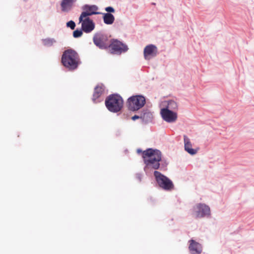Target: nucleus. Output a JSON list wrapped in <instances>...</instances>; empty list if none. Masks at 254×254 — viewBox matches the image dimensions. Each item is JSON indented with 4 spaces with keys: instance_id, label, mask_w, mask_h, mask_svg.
I'll list each match as a JSON object with an SVG mask.
<instances>
[{
    "instance_id": "nucleus-1",
    "label": "nucleus",
    "mask_w": 254,
    "mask_h": 254,
    "mask_svg": "<svg viewBox=\"0 0 254 254\" xmlns=\"http://www.w3.org/2000/svg\"><path fill=\"white\" fill-rule=\"evenodd\" d=\"M142 158L145 164L146 168L157 170L160 167L161 160V152L157 149L148 148L142 152Z\"/></svg>"
},
{
    "instance_id": "nucleus-2",
    "label": "nucleus",
    "mask_w": 254,
    "mask_h": 254,
    "mask_svg": "<svg viewBox=\"0 0 254 254\" xmlns=\"http://www.w3.org/2000/svg\"><path fill=\"white\" fill-rule=\"evenodd\" d=\"M61 62L62 64L69 70L76 69L80 64L78 54L72 49H68L63 52Z\"/></svg>"
},
{
    "instance_id": "nucleus-3",
    "label": "nucleus",
    "mask_w": 254,
    "mask_h": 254,
    "mask_svg": "<svg viewBox=\"0 0 254 254\" xmlns=\"http://www.w3.org/2000/svg\"><path fill=\"white\" fill-rule=\"evenodd\" d=\"M105 103L109 111L117 113L123 108L124 101L121 96L118 94H112L106 98Z\"/></svg>"
},
{
    "instance_id": "nucleus-4",
    "label": "nucleus",
    "mask_w": 254,
    "mask_h": 254,
    "mask_svg": "<svg viewBox=\"0 0 254 254\" xmlns=\"http://www.w3.org/2000/svg\"><path fill=\"white\" fill-rule=\"evenodd\" d=\"M145 97L142 95H133L128 98L127 106L129 110L136 111L142 108L145 104Z\"/></svg>"
},
{
    "instance_id": "nucleus-5",
    "label": "nucleus",
    "mask_w": 254,
    "mask_h": 254,
    "mask_svg": "<svg viewBox=\"0 0 254 254\" xmlns=\"http://www.w3.org/2000/svg\"><path fill=\"white\" fill-rule=\"evenodd\" d=\"M154 175L158 186L166 190H171L174 189V185L171 180L160 172L155 171Z\"/></svg>"
},
{
    "instance_id": "nucleus-6",
    "label": "nucleus",
    "mask_w": 254,
    "mask_h": 254,
    "mask_svg": "<svg viewBox=\"0 0 254 254\" xmlns=\"http://www.w3.org/2000/svg\"><path fill=\"white\" fill-rule=\"evenodd\" d=\"M108 48L112 54L120 55L128 50V47L126 45L117 39H112L109 43Z\"/></svg>"
},
{
    "instance_id": "nucleus-7",
    "label": "nucleus",
    "mask_w": 254,
    "mask_h": 254,
    "mask_svg": "<svg viewBox=\"0 0 254 254\" xmlns=\"http://www.w3.org/2000/svg\"><path fill=\"white\" fill-rule=\"evenodd\" d=\"M193 215L195 218H202L210 214L209 207L205 204H197L193 207Z\"/></svg>"
},
{
    "instance_id": "nucleus-8",
    "label": "nucleus",
    "mask_w": 254,
    "mask_h": 254,
    "mask_svg": "<svg viewBox=\"0 0 254 254\" xmlns=\"http://www.w3.org/2000/svg\"><path fill=\"white\" fill-rule=\"evenodd\" d=\"M93 42L96 46L101 49L108 48L110 43L107 36L101 34L95 35L93 37Z\"/></svg>"
},
{
    "instance_id": "nucleus-9",
    "label": "nucleus",
    "mask_w": 254,
    "mask_h": 254,
    "mask_svg": "<svg viewBox=\"0 0 254 254\" xmlns=\"http://www.w3.org/2000/svg\"><path fill=\"white\" fill-rule=\"evenodd\" d=\"M160 114L162 119L168 123L175 122L178 118V115L176 112L169 110L168 108L161 109Z\"/></svg>"
},
{
    "instance_id": "nucleus-10",
    "label": "nucleus",
    "mask_w": 254,
    "mask_h": 254,
    "mask_svg": "<svg viewBox=\"0 0 254 254\" xmlns=\"http://www.w3.org/2000/svg\"><path fill=\"white\" fill-rule=\"evenodd\" d=\"M83 9L85 10L82 12L79 18V21L81 22L82 19L87 17L93 14H100V12H96L98 9V7L95 5H85L84 6Z\"/></svg>"
},
{
    "instance_id": "nucleus-11",
    "label": "nucleus",
    "mask_w": 254,
    "mask_h": 254,
    "mask_svg": "<svg viewBox=\"0 0 254 254\" xmlns=\"http://www.w3.org/2000/svg\"><path fill=\"white\" fill-rule=\"evenodd\" d=\"M157 48L153 45L146 46L143 51L144 57L145 60H149L157 54Z\"/></svg>"
},
{
    "instance_id": "nucleus-12",
    "label": "nucleus",
    "mask_w": 254,
    "mask_h": 254,
    "mask_svg": "<svg viewBox=\"0 0 254 254\" xmlns=\"http://www.w3.org/2000/svg\"><path fill=\"white\" fill-rule=\"evenodd\" d=\"M105 86L102 84H98L94 88L93 94L92 101L94 103H97L100 102V97L104 93Z\"/></svg>"
},
{
    "instance_id": "nucleus-13",
    "label": "nucleus",
    "mask_w": 254,
    "mask_h": 254,
    "mask_svg": "<svg viewBox=\"0 0 254 254\" xmlns=\"http://www.w3.org/2000/svg\"><path fill=\"white\" fill-rule=\"evenodd\" d=\"M80 22H81L82 30L85 33L91 32L95 28L94 22L89 17L84 18Z\"/></svg>"
},
{
    "instance_id": "nucleus-14",
    "label": "nucleus",
    "mask_w": 254,
    "mask_h": 254,
    "mask_svg": "<svg viewBox=\"0 0 254 254\" xmlns=\"http://www.w3.org/2000/svg\"><path fill=\"white\" fill-rule=\"evenodd\" d=\"M189 243L190 246L189 249L191 254H201L202 252V247L199 243L195 242L193 240H190Z\"/></svg>"
},
{
    "instance_id": "nucleus-15",
    "label": "nucleus",
    "mask_w": 254,
    "mask_h": 254,
    "mask_svg": "<svg viewBox=\"0 0 254 254\" xmlns=\"http://www.w3.org/2000/svg\"><path fill=\"white\" fill-rule=\"evenodd\" d=\"M75 1L76 0H62L61 3L62 10L64 12L69 11Z\"/></svg>"
},
{
    "instance_id": "nucleus-16",
    "label": "nucleus",
    "mask_w": 254,
    "mask_h": 254,
    "mask_svg": "<svg viewBox=\"0 0 254 254\" xmlns=\"http://www.w3.org/2000/svg\"><path fill=\"white\" fill-rule=\"evenodd\" d=\"M184 139L185 150L191 155L195 154L197 153V150L191 148V143L189 138L186 135H184Z\"/></svg>"
},
{
    "instance_id": "nucleus-17",
    "label": "nucleus",
    "mask_w": 254,
    "mask_h": 254,
    "mask_svg": "<svg viewBox=\"0 0 254 254\" xmlns=\"http://www.w3.org/2000/svg\"><path fill=\"white\" fill-rule=\"evenodd\" d=\"M103 20L105 24L110 25L114 23L115 20V17L111 13H104L103 16Z\"/></svg>"
},
{
    "instance_id": "nucleus-18",
    "label": "nucleus",
    "mask_w": 254,
    "mask_h": 254,
    "mask_svg": "<svg viewBox=\"0 0 254 254\" xmlns=\"http://www.w3.org/2000/svg\"><path fill=\"white\" fill-rule=\"evenodd\" d=\"M165 108H168L169 110H175L177 109L178 105L176 102L174 101H170L168 103L167 106Z\"/></svg>"
},
{
    "instance_id": "nucleus-19",
    "label": "nucleus",
    "mask_w": 254,
    "mask_h": 254,
    "mask_svg": "<svg viewBox=\"0 0 254 254\" xmlns=\"http://www.w3.org/2000/svg\"><path fill=\"white\" fill-rule=\"evenodd\" d=\"M55 42V40L54 39H45L43 41L44 45L48 46H52Z\"/></svg>"
},
{
    "instance_id": "nucleus-20",
    "label": "nucleus",
    "mask_w": 254,
    "mask_h": 254,
    "mask_svg": "<svg viewBox=\"0 0 254 254\" xmlns=\"http://www.w3.org/2000/svg\"><path fill=\"white\" fill-rule=\"evenodd\" d=\"M82 35V31L80 30H76L73 33V36L75 38L80 37Z\"/></svg>"
},
{
    "instance_id": "nucleus-21",
    "label": "nucleus",
    "mask_w": 254,
    "mask_h": 254,
    "mask_svg": "<svg viewBox=\"0 0 254 254\" xmlns=\"http://www.w3.org/2000/svg\"><path fill=\"white\" fill-rule=\"evenodd\" d=\"M66 26L70 27L72 30H73L75 27V24L74 21L71 20L67 22Z\"/></svg>"
},
{
    "instance_id": "nucleus-22",
    "label": "nucleus",
    "mask_w": 254,
    "mask_h": 254,
    "mask_svg": "<svg viewBox=\"0 0 254 254\" xmlns=\"http://www.w3.org/2000/svg\"><path fill=\"white\" fill-rule=\"evenodd\" d=\"M105 10L108 12H115V9L112 7H111V6L107 7L105 8Z\"/></svg>"
},
{
    "instance_id": "nucleus-23",
    "label": "nucleus",
    "mask_w": 254,
    "mask_h": 254,
    "mask_svg": "<svg viewBox=\"0 0 254 254\" xmlns=\"http://www.w3.org/2000/svg\"><path fill=\"white\" fill-rule=\"evenodd\" d=\"M140 117L137 115H134L133 117H132L131 119L133 121L139 119Z\"/></svg>"
}]
</instances>
